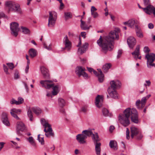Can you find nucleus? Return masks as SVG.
I'll return each mask as SVG.
<instances>
[{
    "instance_id": "26",
    "label": "nucleus",
    "mask_w": 155,
    "mask_h": 155,
    "mask_svg": "<svg viewBox=\"0 0 155 155\" xmlns=\"http://www.w3.org/2000/svg\"><path fill=\"white\" fill-rule=\"evenodd\" d=\"M95 145V150L97 155H100L101 153V143L100 142L94 143Z\"/></svg>"
},
{
    "instance_id": "3",
    "label": "nucleus",
    "mask_w": 155,
    "mask_h": 155,
    "mask_svg": "<svg viewBox=\"0 0 155 155\" xmlns=\"http://www.w3.org/2000/svg\"><path fill=\"white\" fill-rule=\"evenodd\" d=\"M41 121L42 125L44 127V131L45 132L46 137L48 138L53 137L54 136V133L48 122L44 119H41Z\"/></svg>"
},
{
    "instance_id": "11",
    "label": "nucleus",
    "mask_w": 155,
    "mask_h": 155,
    "mask_svg": "<svg viewBox=\"0 0 155 155\" xmlns=\"http://www.w3.org/2000/svg\"><path fill=\"white\" fill-rule=\"evenodd\" d=\"M25 126L22 122L19 121L17 122L16 131L18 134H21V132H23L25 130Z\"/></svg>"
},
{
    "instance_id": "10",
    "label": "nucleus",
    "mask_w": 155,
    "mask_h": 155,
    "mask_svg": "<svg viewBox=\"0 0 155 155\" xmlns=\"http://www.w3.org/2000/svg\"><path fill=\"white\" fill-rule=\"evenodd\" d=\"M40 83L42 87L47 89H50L54 85L53 81L51 80H41Z\"/></svg>"
},
{
    "instance_id": "16",
    "label": "nucleus",
    "mask_w": 155,
    "mask_h": 155,
    "mask_svg": "<svg viewBox=\"0 0 155 155\" xmlns=\"http://www.w3.org/2000/svg\"><path fill=\"white\" fill-rule=\"evenodd\" d=\"M21 112V110L16 108H13L10 110V114L11 115L17 120H19V118L17 114H19Z\"/></svg>"
},
{
    "instance_id": "48",
    "label": "nucleus",
    "mask_w": 155,
    "mask_h": 155,
    "mask_svg": "<svg viewBox=\"0 0 155 155\" xmlns=\"http://www.w3.org/2000/svg\"><path fill=\"white\" fill-rule=\"evenodd\" d=\"M91 15H92L94 18H96L99 16L98 13L96 12H91Z\"/></svg>"
},
{
    "instance_id": "54",
    "label": "nucleus",
    "mask_w": 155,
    "mask_h": 155,
    "mask_svg": "<svg viewBox=\"0 0 155 155\" xmlns=\"http://www.w3.org/2000/svg\"><path fill=\"white\" fill-rule=\"evenodd\" d=\"M19 73L18 71H16L14 74V77L15 79H17L19 78Z\"/></svg>"
},
{
    "instance_id": "33",
    "label": "nucleus",
    "mask_w": 155,
    "mask_h": 155,
    "mask_svg": "<svg viewBox=\"0 0 155 155\" xmlns=\"http://www.w3.org/2000/svg\"><path fill=\"white\" fill-rule=\"evenodd\" d=\"M21 29L22 32L25 34H29L30 31L28 28L23 26L21 27Z\"/></svg>"
},
{
    "instance_id": "63",
    "label": "nucleus",
    "mask_w": 155,
    "mask_h": 155,
    "mask_svg": "<svg viewBox=\"0 0 155 155\" xmlns=\"http://www.w3.org/2000/svg\"><path fill=\"white\" fill-rule=\"evenodd\" d=\"M114 129V126H111L110 127V131L112 132L113 130Z\"/></svg>"
},
{
    "instance_id": "15",
    "label": "nucleus",
    "mask_w": 155,
    "mask_h": 155,
    "mask_svg": "<svg viewBox=\"0 0 155 155\" xmlns=\"http://www.w3.org/2000/svg\"><path fill=\"white\" fill-rule=\"evenodd\" d=\"M107 92L109 95V96L108 95L107 96V98L110 97L115 99L117 98L118 94L116 90L108 88Z\"/></svg>"
},
{
    "instance_id": "17",
    "label": "nucleus",
    "mask_w": 155,
    "mask_h": 155,
    "mask_svg": "<svg viewBox=\"0 0 155 155\" xmlns=\"http://www.w3.org/2000/svg\"><path fill=\"white\" fill-rule=\"evenodd\" d=\"M110 87L109 88L116 90L119 88L121 85V83L118 80H115L111 81L110 82Z\"/></svg>"
},
{
    "instance_id": "6",
    "label": "nucleus",
    "mask_w": 155,
    "mask_h": 155,
    "mask_svg": "<svg viewBox=\"0 0 155 155\" xmlns=\"http://www.w3.org/2000/svg\"><path fill=\"white\" fill-rule=\"evenodd\" d=\"M145 58L147 59V66L149 68H151V66H153L154 64L153 63L155 60V54L153 53L148 54L146 55Z\"/></svg>"
},
{
    "instance_id": "36",
    "label": "nucleus",
    "mask_w": 155,
    "mask_h": 155,
    "mask_svg": "<svg viewBox=\"0 0 155 155\" xmlns=\"http://www.w3.org/2000/svg\"><path fill=\"white\" fill-rule=\"evenodd\" d=\"M111 66V65L110 63L106 64H104L102 68L104 71L105 72H107Z\"/></svg>"
},
{
    "instance_id": "23",
    "label": "nucleus",
    "mask_w": 155,
    "mask_h": 155,
    "mask_svg": "<svg viewBox=\"0 0 155 155\" xmlns=\"http://www.w3.org/2000/svg\"><path fill=\"white\" fill-rule=\"evenodd\" d=\"M40 70L44 78H49V75L47 69L45 67L42 66L40 67Z\"/></svg>"
},
{
    "instance_id": "40",
    "label": "nucleus",
    "mask_w": 155,
    "mask_h": 155,
    "mask_svg": "<svg viewBox=\"0 0 155 155\" xmlns=\"http://www.w3.org/2000/svg\"><path fill=\"white\" fill-rule=\"evenodd\" d=\"M27 114L30 118V120L31 121H32L33 116L32 114V113L30 107H29L28 109Z\"/></svg>"
},
{
    "instance_id": "20",
    "label": "nucleus",
    "mask_w": 155,
    "mask_h": 155,
    "mask_svg": "<svg viewBox=\"0 0 155 155\" xmlns=\"http://www.w3.org/2000/svg\"><path fill=\"white\" fill-rule=\"evenodd\" d=\"M88 47V43L86 42L85 43L78 48V53L80 54H82L86 52Z\"/></svg>"
},
{
    "instance_id": "27",
    "label": "nucleus",
    "mask_w": 155,
    "mask_h": 155,
    "mask_svg": "<svg viewBox=\"0 0 155 155\" xmlns=\"http://www.w3.org/2000/svg\"><path fill=\"white\" fill-rule=\"evenodd\" d=\"M29 55L31 58H34L36 57L37 54V51L34 48H31L29 50Z\"/></svg>"
},
{
    "instance_id": "44",
    "label": "nucleus",
    "mask_w": 155,
    "mask_h": 155,
    "mask_svg": "<svg viewBox=\"0 0 155 155\" xmlns=\"http://www.w3.org/2000/svg\"><path fill=\"white\" fill-rule=\"evenodd\" d=\"M136 34L137 36L140 38H142L143 37V35L141 31L140 30L136 31Z\"/></svg>"
},
{
    "instance_id": "29",
    "label": "nucleus",
    "mask_w": 155,
    "mask_h": 155,
    "mask_svg": "<svg viewBox=\"0 0 155 155\" xmlns=\"http://www.w3.org/2000/svg\"><path fill=\"white\" fill-rule=\"evenodd\" d=\"M82 134L86 137V139L88 137H90L92 135L93 133L91 130L88 129L82 131Z\"/></svg>"
},
{
    "instance_id": "45",
    "label": "nucleus",
    "mask_w": 155,
    "mask_h": 155,
    "mask_svg": "<svg viewBox=\"0 0 155 155\" xmlns=\"http://www.w3.org/2000/svg\"><path fill=\"white\" fill-rule=\"evenodd\" d=\"M24 102V100L23 98L21 97H19L18 98V101H17V102H18V105L20 104L23 103Z\"/></svg>"
},
{
    "instance_id": "32",
    "label": "nucleus",
    "mask_w": 155,
    "mask_h": 155,
    "mask_svg": "<svg viewBox=\"0 0 155 155\" xmlns=\"http://www.w3.org/2000/svg\"><path fill=\"white\" fill-rule=\"evenodd\" d=\"M30 143L33 147H36V143L33 137H30L27 138Z\"/></svg>"
},
{
    "instance_id": "42",
    "label": "nucleus",
    "mask_w": 155,
    "mask_h": 155,
    "mask_svg": "<svg viewBox=\"0 0 155 155\" xmlns=\"http://www.w3.org/2000/svg\"><path fill=\"white\" fill-rule=\"evenodd\" d=\"M3 69L4 72L6 75H10V73L8 71V68L7 67L5 64L3 65Z\"/></svg>"
},
{
    "instance_id": "64",
    "label": "nucleus",
    "mask_w": 155,
    "mask_h": 155,
    "mask_svg": "<svg viewBox=\"0 0 155 155\" xmlns=\"http://www.w3.org/2000/svg\"><path fill=\"white\" fill-rule=\"evenodd\" d=\"M110 18H111V20L113 21H115V17L114 16H113L111 15H110Z\"/></svg>"
},
{
    "instance_id": "38",
    "label": "nucleus",
    "mask_w": 155,
    "mask_h": 155,
    "mask_svg": "<svg viewBox=\"0 0 155 155\" xmlns=\"http://www.w3.org/2000/svg\"><path fill=\"white\" fill-rule=\"evenodd\" d=\"M58 102L59 105L61 107H63L65 105V102L64 100L61 98H59Z\"/></svg>"
},
{
    "instance_id": "46",
    "label": "nucleus",
    "mask_w": 155,
    "mask_h": 155,
    "mask_svg": "<svg viewBox=\"0 0 155 155\" xmlns=\"http://www.w3.org/2000/svg\"><path fill=\"white\" fill-rule=\"evenodd\" d=\"M44 46L46 49L48 50H51L52 49L51 47V44H50L48 46L45 44L44 43Z\"/></svg>"
},
{
    "instance_id": "28",
    "label": "nucleus",
    "mask_w": 155,
    "mask_h": 155,
    "mask_svg": "<svg viewBox=\"0 0 155 155\" xmlns=\"http://www.w3.org/2000/svg\"><path fill=\"white\" fill-rule=\"evenodd\" d=\"M91 137L94 143H98L101 140L97 133L95 134H93Z\"/></svg>"
},
{
    "instance_id": "14",
    "label": "nucleus",
    "mask_w": 155,
    "mask_h": 155,
    "mask_svg": "<svg viewBox=\"0 0 155 155\" xmlns=\"http://www.w3.org/2000/svg\"><path fill=\"white\" fill-rule=\"evenodd\" d=\"M76 139L78 143L80 144H86V137L82 133L76 136Z\"/></svg>"
},
{
    "instance_id": "4",
    "label": "nucleus",
    "mask_w": 155,
    "mask_h": 155,
    "mask_svg": "<svg viewBox=\"0 0 155 155\" xmlns=\"http://www.w3.org/2000/svg\"><path fill=\"white\" fill-rule=\"evenodd\" d=\"M5 5L8 8L9 12L12 11L19 13L21 12L20 5L18 4H16L11 1H8L5 3Z\"/></svg>"
},
{
    "instance_id": "9",
    "label": "nucleus",
    "mask_w": 155,
    "mask_h": 155,
    "mask_svg": "<svg viewBox=\"0 0 155 155\" xmlns=\"http://www.w3.org/2000/svg\"><path fill=\"white\" fill-rule=\"evenodd\" d=\"M19 25L16 22H13L10 24V28L11 31V34L15 37H16L19 31V28L18 27Z\"/></svg>"
},
{
    "instance_id": "25",
    "label": "nucleus",
    "mask_w": 155,
    "mask_h": 155,
    "mask_svg": "<svg viewBox=\"0 0 155 155\" xmlns=\"http://www.w3.org/2000/svg\"><path fill=\"white\" fill-rule=\"evenodd\" d=\"M52 87V92L53 95L54 96L57 95L61 89V87L60 85H54Z\"/></svg>"
},
{
    "instance_id": "50",
    "label": "nucleus",
    "mask_w": 155,
    "mask_h": 155,
    "mask_svg": "<svg viewBox=\"0 0 155 155\" xmlns=\"http://www.w3.org/2000/svg\"><path fill=\"white\" fill-rule=\"evenodd\" d=\"M126 138L127 139H129L130 138L129 133L130 131L129 129L128 128H126Z\"/></svg>"
},
{
    "instance_id": "37",
    "label": "nucleus",
    "mask_w": 155,
    "mask_h": 155,
    "mask_svg": "<svg viewBox=\"0 0 155 155\" xmlns=\"http://www.w3.org/2000/svg\"><path fill=\"white\" fill-rule=\"evenodd\" d=\"M41 136V134L38 135V140L41 145H43L45 144V141L44 139V137L43 136L42 137H40Z\"/></svg>"
},
{
    "instance_id": "57",
    "label": "nucleus",
    "mask_w": 155,
    "mask_h": 155,
    "mask_svg": "<svg viewBox=\"0 0 155 155\" xmlns=\"http://www.w3.org/2000/svg\"><path fill=\"white\" fill-rule=\"evenodd\" d=\"M97 10V9L94 6H92L91 7V12H96Z\"/></svg>"
},
{
    "instance_id": "35",
    "label": "nucleus",
    "mask_w": 155,
    "mask_h": 155,
    "mask_svg": "<svg viewBox=\"0 0 155 155\" xmlns=\"http://www.w3.org/2000/svg\"><path fill=\"white\" fill-rule=\"evenodd\" d=\"M32 110L33 112L37 115H39L41 112V109L38 107H33Z\"/></svg>"
},
{
    "instance_id": "8",
    "label": "nucleus",
    "mask_w": 155,
    "mask_h": 155,
    "mask_svg": "<svg viewBox=\"0 0 155 155\" xmlns=\"http://www.w3.org/2000/svg\"><path fill=\"white\" fill-rule=\"evenodd\" d=\"M124 25H127L131 28H134V27L136 28H138V25L139 24V22L137 19H131L128 21L123 22Z\"/></svg>"
},
{
    "instance_id": "43",
    "label": "nucleus",
    "mask_w": 155,
    "mask_h": 155,
    "mask_svg": "<svg viewBox=\"0 0 155 155\" xmlns=\"http://www.w3.org/2000/svg\"><path fill=\"white\" fill-rule=\"evenodd\" d=\"M6 64L9 67V69L11 70H13L15 68L14 64L12 63H7Z\"/></svg>"
},
{
    "instance_id": "18",
    "label": "nucleus",
    "mask_w": 155,
    "mask_h": 155,
    "mask_svg": "<svg viewBox=\"0 0 155 155\" xmlns=\"http://www.w3.org/2000/svg\"><path fill=\"white\" fill-rule=\"evenodd\" d=\"M140 45H138L134 51L132 53V54L133 55L134 59L137 60L138 59H141V57L140 56Z\"/></svg>"
},
{
    "instance_id": "56",
    "label": "nucleus",
    "mask_w": 155,
    "mask_h": 155,
    "mask_svg": "<svg viewBox=\"0 0 155 155\" xmlns=\"http://www.w3.org/2000/svg\"><path fill=\"white\" fill-rule=\"evenodd\" d=\"M146 82L147 83V84H144V85L145 86H150L151 84V82L150 80L146 81Z\"/></svg>"
},
{
    "instance_id": "60",
    "label": "nucleus",
    "mask_w": 155,
    "mask_h": 155,
    "mask_svg": "<svg viewBox=\"0 0 155 155\" xmlns=\"http://www.w3.org/2000/svg\"><path fill=\"white\" fill-rule=\"evenodd\" d=\"M4 143V142L0 143V151L1 150L2 148L3 147Z\"/></svg>"
},
{
    "instance_id": "61",
    "label": "nucleus",
    "mask_w": 155,
    "mask_h": 155,
    "mask_svg": "<svg viewBox=\"0 0 155 155\" xmlns=\"http://www.w3.org/2000/svg\"><path fill=\"white\" fill-rule=\"evenodd\" d=\"M81 110L83 112H86L87 109V108L86 107H83L81 108Z\"/></svg>"
},
{
    "instance_id": "52",
    "label": "nucleus",
    "mask_w": 155,
    "mask_h": 155,
    "mask_svg": "<svg viewBox=\"0 0 155 155\" xmlns=\"http://www.w3.org/2000/svg\"><path fill=\"white\" fill-rule=\"evenodd\" d=\"M143 51L145 53H148L150 51L149 48L147 46L143 48Z\"/></svg>"
},
{
    "instance_id": "49",
    "label": "nucleus",
    "mask_w": 155,
    "mask_h": 155,
    "mask_svg": "<svg viewBox=\"0 0 155 155\" xmlns=\"http://www.w3.org/2000/svg\"><path fill=\"white\" fill-rule=\"evenodd\" d=\"M22 83L23 84L26 90V92L27 93L28 92V86L27 84L24 81H22Z\"/></svg>"
},
{
    "instance_id": "55",
    "label": "nucleus",
    "mask_w": 155,
    "mask_h": 155,
    "mask_svg": "<svg viewBox=\"0 0 155 155\" xmlns=\"http://www.w3.org/2000/svg\"><path fill=\"white\" fill-rule=\"evenodd\" d=\"M46 96L48 97H51V98H52L53 95L52 94V92H51V93L50 92H47Z\"/></svg>"
},
{
    "instance_id": "22",
    "label": "nucleus",
    "mask_w": 155,
    "mask_h": 155,
    "mask_svg": "<svg viewBox=\"0 0 155 155\" xmlns=\"http://www.w3.org/2000/svg\"><path fill=\"white\" fill-rule=\"evenodd\" d=\"M2 120L3 123L7 126L10 125V123L8 120L7 115L6 113H3L2 114Z\"/></svg>"
},
{
    "instance_id": "2",
    "label": "nucleus",
    "mask_w": 155,
    "mask_h": 155,
    "mask_svg": "<svg viewBox=\"0 0 155 155\" xmlns=\"http://www.w3.org/2000/svg\"><path fill=\"white\" fill-rule=\"evenodd\" d=\"M131 121L136 124L139 122L138 112L135 108H128L124 111L123 114L119 115L118 120L124 126L126 127L130 124V117Z\"/></svg>"
},
{
    "instance_id": "12",
    "label": "nucleus",
    "mask_w": 155,
    "mask_h": 155,
    "mask_svg": "<svg viewBox=\"0 0 155 155\" xmlns=\"http://www.w3.org/2000/svg\"><path fill=\"white\" fill-rule=\"evenodd\" d=\"M63 42L65 45L64 49L68 51H70L72 47V44L67 35L64 38Z\"/></svg>"
},
{
    "instance_id": "31",
    "label": "nucleus",
    "mask_w": 155,
    "mask_h": 155,
    "mask_svg": "<svg viewBox=\"0 0 155 155\" xmlns=\"http://www.w3.org/2000/svg\"><path fill=\"white\" fill-rule=\"evenodd\" d=\"M80 21L81 22V27L82 29L84 30H86L90 28L91 26H88L86 24L85 22L83 21L82 19Z\"/></svg>"
},
{
    "instance_id": "41",
    "label": "nucleus",
    "mask_w": 155,
    "mask_h": 155,
    "mask_svg": "<svg viewBox=\"0 0 155 155\" xmlns=\"http://www.w3.org/2000/svg\"><path fill=\"white\" fill-rule=\"evenodd\" d=\"M64 18L65 20L70 18L72 17V15L69 12H65L64 13Z\"/></svg>"
},
{
    "instance_id": "53",
    "label": "nucleus",
    "mask_w": 155,
    "mask_h": 155,
    "mask_svg": "<svg viewBox=\"0 0 155 155\" xmlns=\"http://www.w3.org/2000/svg\"><path fill=\"white\" fill-rule=\"evenodd\" d=\"M122 53V50H119L117 52V57L118 58H119L121 55Z\"/></svg>"
},
{
    "instance_id": "51",
    "label": "nucleus",
    "mask_w": 155,
    "mask_h": 155,
    "mask_svg": "<svg viewBox=\"0 0 155 155\" xmlns=\"http://www.w3.org/2000/svg\"><path fill=\"white\" fill-rule=\"evenodd\" d=\"M143 2L145 6L150 5V0H143Z\"/></svg>"
},
{
    "instance_id": "21",
    "label": "nucleus",
    "mask_w": 155,
    "mask_h": 155,
    "mask_svg": "<svg viewBox=\"0 0 155 155\" xmlns=\"http://www.w3.org/2000/svg\"><path fill=\"white\" fill-rule=\"evenodd\" d=\"M103 100V97L102 96L98 95L96 98L95 104L96 106L100 108L102 106V102Z\"/></svg>"
},
{
    "instance_id": "30",
    "label": "nucleus",
    "mask_w": 155,
    "mask_h": 155,
    "mask_svg": "<svg viewBox=\"0 0 155 155\" xmlns=\"http://www.w3.org/2000/svg\"><path fill=\"white\" fill-rule=\"evenodd\" d=\"M99 71L98 75H97L99 81L100 82H102L104 80V75L102 74L101 69H98Z\"/></svg>"
},
{
    "instance_id": "13",
    "label": "nucleus",
    "mask_w": 155,
    "mask_h": 155,
    "mask_svg": "<svg viewBox=\"0 0 155 155\" xmlns=\"http://www.w3.org/2000/svg\"><path fill=\"white\" fill-rule=\"evenodd\" d=\"M147 100L145 97L142 98L141 101L140 100H138L136 102V105L138 109H140L144 107L146 102V101Z\"/></svg>"
},
{
    "instance_id": "34",
    "label": "nucleus",
    "mask_w": 155,
    "mask_h": 155,
    "mask_svg": "<svg viewBox=\"0 0 155 155\" xmlns=\"http://www.w3.org/2000/svg\"><path fill=\"white\" fill-rule=\"evenodd\" d=\"M109 146L110 148L114 150H117V143L114 140H111L109 143Z\"/></svg>"
},
{
    "instance_id": "5",
    "label": "nucleus",
    "mask_w": 155,
    "mask_h": 155,
    "mask_svg": "<svg viewBox=\"0 0 155 155\" xmlns=\"http://www.w3.org/2000/svg\"><path fill=\"white\" fill-rule=\"evenodd\" d=\"M49 15L48 26L52 27L55 25L57 19V14L54 12H49Z\"/></svg>"
},
{
    "instance_id": "47",
    "label": "nucleus",
    "mask_w": 155,
    "mask_h": 155,
    "mask_svg": "<svg viewBox=\"0 0 155 155\" xmlns=\"http://www.w3.org/2000/svg\"><path fill=\"white\" fill-rule=\"evenodd\" d=\"M10 103L11 104H15L18 105L17 101L14 98H12L11 99L10 101Z\"/></svg>"
},
{
    "instance_id": "58",
    "label": "nucleus",
    "mask_w": 155,
    "mask_h": 155,
    "mask_svg": "<svg viewBox=\"0 0 155 155\" xmlns=\"http://www.w3.org/2000/svg\"><path fill=\"white\" fill-rule=\"evenodd\" d=\"M148 27L150 29H152L154 27V25L153 24L150 23L148 25Z\"/></svg>"
},
{
    "instance_id": "39",
    "label": "nucleus",
    "mask_w": 155,
    "mask_h": 155,
    "mask_svg": "<svg viewBox=\"0 0 155 155\" xmlns=\"http://www.w3.org/2000/svg\"><path fill=\"white\" fill-rule=\"evenodd\" d=\"M102 112L103 115L105 116H110L108 110L105 108H103L102 109Z\"/></svg>"
},
{
    "instance_id": "7",
    "label": "nucleus",
    "mask_w": 155,
    "mask_h": 155,
    "mask_svg": "<svg viewBox=\"0 0 155 155\" xmlns=\"http://www.w3.org/2000/svg\"><path fill=\"white\" fill-rule=\"evenodd\" d=\"M86 69L84 68L81 66H78L76 68L75 72L79 77L82 76L84 78L88 79L89 78V76L88 74L84 71Z\"/></svg>"
},
{
    "instance_id": "24",
    "label": "nucleus",
    "mask_w": 155,
    "mask_h": 155,
    "mask_svg": "<svg viewBox=\"0 0 155 155\" xmlns=\"http://www.w3.org/2000/svg\"><path fill=\"white\" fill-rule=\"evenodd\" d=\"M131 132V137L132 138L137 136L139 132V129L136 127L133 126L130 128Z\"/></svg>"
},
{
    "instance_id": "1",
    "label": "nucleus",
    "mask_w": 155,
    "mask_h": 155,
    "mask_svg": "<svg viewBox=\"0 0 155 155\" xmlns=\"http://www.w3.org/2000/svg\"><path fill=\"white\" fill-rule=\"evenodd\" d=\"M118 32L115 30L111 31L107 36L103 38L100 36L97 41V43L101 48L102 51L106 53L108 51H111L113 49L114 40L115 38L118 39Z\"/></svg>"
},
{
    "instance_id": "19",
    "label": "nucleus",
    "mask_w": 155,
    "mask_h": 155,
    "mask_svg": "<svg viewBox=\"0 0 155 155\" xmlns=\"http://www.w3.org/2000/svg\"><path fill=\"white\" fill-rule=\"evenodd\" d=\"M127 42L130 49H133L136 43V39L132 36L129 37L127 40Z\"/></svg>"
},
{
    "instance_id": "62",
    "label": "nucleus",
    "mask_w": 155,
    "mask_h": 155,
    "mask_svg": "<svg viewBox=\"0 0 155 155\" xmlns=\"http://www.w3.org/2000/svg\"><path fill=\"white\" fill-rule=\"evenodd\" d=\"M29 68V66H28V65H27L26 68L25 69V72L26 73H28V72Z\"/></svg>"
},
{
    "instance_id": "59",
    "label": "nucleus",
    "mask_w": 155,
    "mask_h": 155,
    "mask_svg": "<svg viewBox=\"0 0 155 155\" xmlns=\"http://www.w3.org/2000/svg\"><path fill=\"white\" fill-rule=\"evenodd\" d=\"M81 35L84 38H85L86 37V33L85 32H82L81 33Z\"/></svg>"
}]
</instances>
